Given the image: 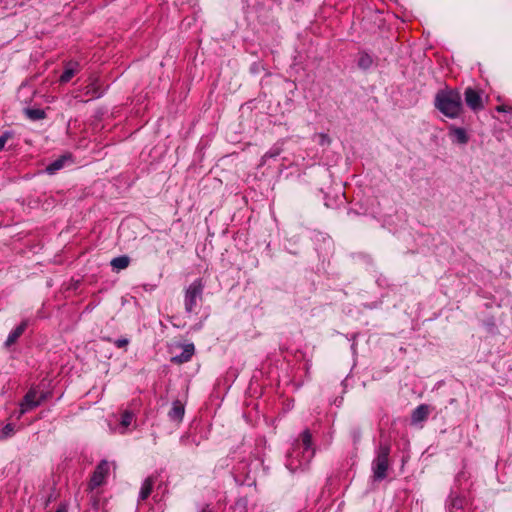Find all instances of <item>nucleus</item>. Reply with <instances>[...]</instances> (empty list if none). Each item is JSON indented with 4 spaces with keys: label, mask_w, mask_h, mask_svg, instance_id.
Masks as SVG:
<instances>
[{
    "label": "nucleus",
    "mask_w": 512,
    "mask_h": 512,
    "mask_svg": "<svg viewBox=\"0 0 512 512\" xmlns=\"http://www.w3.org/2000/svg\"><path fill=\"white\" fill-rule=\"evenodd\" d=\"M312 436L309 430L301 434V440H297L291 452L287 456L286 466L292 472L307 466L314 457Z\"/></svg>",
    "instance_id": "obj_1"
},
{
    "label": "nucleus",
    "mask_w": 512,
    "mask_h": 512,
    "mask_svg": "<svg viewBox=\"0 0 512 512\" xmlns=\"http://www.w3.org/2000/svg\"><path fill=\"white\" fill-rule=\"evenodd\" d=\"M434 104L442 114L451 119L458 118L463 112L462 97L456 89L439 90Z\"/></svg>",
    "instance_id": "obj_2"
},
{
    "label": "nucleus",
    "mask_w": 512,
    "mask_h": 512,
    "mask_svg": "<svg viewBox=\"0 0 512 512\" xmlns=\"http://www.w3.org/2000/svg\"><path fill=\"white\" fill-rule=\"evenodd\" d=\"M389 453L390 447L385 444H381L377 450V456L372 463L373 477L377 481L383 480L387 475Z\"/></svg>",
    "instance_id": "obj_3"
},
{
    "label": "nucleus",
    "mask_w": 512,
    "mask_h": 512,
    "mask_svg": "<svg viewBox=\"0 0 512 512\" xmlns=\"http://www.w3.org/2000/svg\"><path fill=\"white\" fill-rule=\"evenodd\" d=\"M203 290L204 283L202 279H196L187 287L184 298L186 312L192 313L195 311L198 302L202 299Z\"/></svg>",
    "instance_id": "obj_4"
},
{
    "label": "nucleus",
    "mask_w": 512,
    "mask_h": 512,
    "mask_svg": "<svg viewBox=\"0 0 512 512\" xmlns=\"http://www.w3.org/2000/svg\"><path fill=\"white\" fill-rule=\"evenodd\" d=\"M46 399V394L41 393L38 395L35 389H30L24 396L20 403V414L19 417L26 412L38 407Z\"/></svg>",
    "instance_id": "obj_5"
},
{
    "label": "nucleus",
    "mask_w": 512,
    "mask_h": 512,
    "mask_svg": "<svg viewBox=\"0 0 512 512\" xmlns=\"http://www.w3.org/2000/svg\"><path fill=\"white\" fill-rule=\"evenodd\" d=\"M108 472H109L108 462L105 460L101 461L98 464V466L96 467V469L91 477V480L89 483V488L91 490H93V489L101 486L104 483L105 478L108 475Z\"/></svg>",
    "instance_id": "obj_6"
},
{
    "label": "nucleus",
    "mask_w": 512,
    "mask_h": 512,
    "mask_svg": "<svg viewBox=\"0 0 512 512\" xmlns=\"http://www.w3.org/2000/svg\"><path fill=\"white\" fill-rule=\"evenodd\" d=\"M465 102L473 111H479L483 108L482 97L478 91L468 87L464 92Z\"/></svg>",
    "instance_id": "obj_7"
},
{
    "label": "nucleus",
    "mask_w": 512,
    "mask_h": 512,
    "mask_svg": "<svg viewBox=\"0 0 512 512\" xmlns=\"http://www.w3.org/2000/svg\"><path fill=\"white\" fill-rule=\"evenodd\" d=\"M449 136L453 143L460 145H466L469 141V136L464 128L456 127L454 125L449 126Z\"/></svg>",
    "instance_id": "obj_8"
},
{
    "label": "nucleus",
    "mask_w": 512,
    "mask_h": 512,
    "mask_svg": "<svg viewBox=\"0 0 512 512\" xmlns=\"http://www.w3.org/2000/svg\"><path fill=\"white\" fill-rule=\"evenodd\" d=\"M195 347L194 344L189 343L182 346V352L179 355H175L171 358V361L176 364H182L188 362L194 355Z\"/></svg>",
    "instance_id": "obj_9"
},
{
    "label": "nucleus",
    "mask_w": 512,
    "mask_h": 512,
    "mask_svg": "<svg viewBox=\"0 0 512 512\" xmlns=\"http://www.w3.org/2000/svg\"><path fill=\"white\" fill-rule=\"evenodd\" d=\"M72 161V156L71 154H64L62 156H60L59 158H57L56 160H54L53 162H51L45 169V171L50 174V175H53L55 174L57 171H59L60 169H62L66 163L68 162H71Z\"/></svg>",
    "instance_id": "obj_10"
},
{
    "label": "nucleus",
    "mask_w": 512,
    "mask_h": 512,
    "mask_svg": "<svg viewBox=\"0 0 512 512\" xmlns=\"http://www.w3.org/2000/svg\"><path fill=\"white\" fill-rule=\"evenodd\" d=\"M79 63L75 61H69L65 64L64 71L60 76L61 83L69 82L74 75L79 72Z\"/></svg>",
    "instance_id": "obj_11"
},
{
    "label": "nucleus",
    "mask_w": 512,
    "mask_h": 512,
    "mask_svg": "<svg viewBox=\"0 0 512 512\" xmlns=\"http://www.w3.org/2000/svg\"><path fill=\"white\" fill-rule=\"evenodd\" d=\"M430 413V408L426 404L419 405L412 413L411 421L412 424H418L425 421Z\"/></svg>",
    "instance_id": "obj_12"
},
{
    "label": "nucleus",
    "mask_w": 512,
    "mask_h": 512,
    "mask_svg": "<svg viewBox=\"0 0 512 512\" xmlns=\"http://www.w3.org/2000/svg\"><path fill=\"white\" fill-rule=\"evenodd\" d=\"M27 327V322L23 321L20 325H18L7 337L5 342L6 346H10L16 342V340L23 334Z\"/></svg>",
    "instance_id": "obj_13"
},
{
    "label": "nucleus",
    "mask_w": 512,
    "mask_h": 512,
    "mask_svg": "<svg viewBox=\"0 0 512 512\" xmlns=\"http://www.w3.org/2000/svg\"><path fill=\"white\" fill-rule=\"evenodd\" d=\"M154 482L155 480L153 477H148L144 480L139 493L140 500H145L149 497L152 492Z\"/></svg>",
    "instance_id": "obj_14"
},
{
    "label": "nucleus",
    "mask_w": 512,
    "mask_h": 512,
    "mask_svg": "<svg viewBox=\"0 0 512 512\" xmlns=\"http://www.w3.org/2000/svg\"><path fill=\"white\" fill-rule=\"evenodd\" d=\"M130 263V258L126 255L115 257L111 260L110 264L113 269L119 271L127 268Z\"/></svg>",
    "instance_id": "obj_15"
},
{
    "label": "nucleus",
    "mask_w": 512,
    "mask_h": 512,
    "mask_svg": "<svg viewBox=\"0 0 512 512\" xmlns=\"http://www.w3.org/2000/svg\"><path fill=\"white\" fill-rule=\"evenodd\" d=\"M183 416H184L183 405L179 401L174 402L173 407L169 411L170 419L175 420V421H181Z\"/></svg>",
    "instance_id": "obj_16"
},
{
    "label": "nucleus",
    "mask_w": 512,
    "mask_h": 512,
    "mask_svg": "<svg viewBox=\"0 0 512 512\" xmlns=\"http://www.w3.org/2000/svg\"><path fill=\"white\" fill-rule=\"evenodd\" d=\"M133 419L134 414L132 412L127 410L123 412L120 421L121 428H123V431H121L122 434L125 432V429H127L132 424Z\"/></svg>",
    "instance_id": "obj_17"
},
{
    "label": "nucleus",
    "mask_w": 512,
    "mask_h": 512,
    "mask_svg": "<svg viewBox=\"0 0 512 512\" xmlns=\"http://www.w3.org/2000/svg\"><path fill=\"white\" fill-rule=\"evenodd\" d=\"M373 63L372 57L367 53H360L358 66L362 69H368Z\"/></svg>",
    "instance_id": "obj_18"
},
{
    "label": "nucleus",
    "mask_w": 512,
    "mask_h": 512,
    "mask_svg": "<svg viewBox=\"0 0 512 512\" xmlns=\"http://www.w3.org/2000/svg\"><path fill=\"white\" fill-rule=\"evenodd\" d=\"M25 114L31 120H40L45 118V112L41 109H26Z\"/></svg>",
    "instance_id": "obj_19"
},
{
    "label": "nucleus",
    "mask_w": 512,
    "mask_h": 512,
    "mask_svg": "<svg viewBox=\"0 0 512 512\" xmlns=\"http://www.w3.org/2000/svg\"><path fill=\"white\" fill-rule=\"evenodd\" d=\"M14 434V426L12 424H7L0 431V440H5L11 437Z\"/></svg>",
    "instance_id": "obj_20"
},
{
    "label": "nucleus",
    "mask_w": 512,
    "mask_h": 512,
    "mask_svg": "<svg viewBox=\"0 0 512 512\" xmlns=\"http://www.w3.org/2000/svg\"><path fill=\"white\" fill-rule=\"evenodd\" d=\"M317 138H318V143L321 146L329 145L331 143L330 137L327 134H325V133L317 134Z\"/></svg>",
    "instance_id": "obj_21"
},
{
    "label": "nucleus",
    "mask_w": 512,
    "mask_h": 512,
    "mask_svg": "<svg viewBox=\"0 0 512 512\" xmlns=\"http://www.w3.org/2000/svg\"><path fill=\"white\" fill-rule=\"evenodd\" d=\"M279 154H280V150L278 148L271 149L270 151L266 152L263 155L262 161L264 163V162H266L267 159L274 158V157L278 156Z\"/></svg>",
    "instance_id": "obj_22"
},
{
    "label": "nucleus",
    "mask_w": 512,
    "mask_h": 512,
    "mask_svg": "<svg viewBox=\"0 0 512 512\" xmlns=\"http://www.w3.org/2000/svg\"><path fill=\"white\" fill-rule=\"evenodd\" d=\"M12 137V133L9 131L4 132L0 135V151L4 148L6 142Z\"/></svg>",
    "instance_id": "obj_23"
},
{
    "label": "nucleus",
    "mask_w": 512,
    "mask_h": 512,
    "mask_svg": "<svg viewBox=\"0 0 512 512\" xmlns=\"http://www.w3.org/2000/svg\"><path fill=\"white\" fill-rule=\"evenodd\" d=\"M129 343L128 339L126 338H119L115 341V345L118 347V348H122V347H125L127 346Z\"/></svg>",
    "instance_id": "obj_24"
},
{
    "label": "nucleus",
    "mask_w": 512,
    "mask_h": 512,
    "mask_svg": "<svg viewBox=\"0 0 512 512\" xmlns=\"http://www.w3.org/2000/svg\"><path fill=\"white\" fill-rule=\"evenodd\" d=\"M496 109L498 112H512V107L506 105H500Z\"/></svg>",
    "instance_id": "obj_25"
},
{
    "label": "nucleus",
    "mask_w": 512,
    "mask_h": 512,
    "mask_svg": "<svg viewBox=\"0 0 512 512\" xmlns=\"http://www.w3.org/2000/svg\"><path fill=\"white\" fill-rule=\"evenodd\" d=\"M56 512H66V508L65 507H60L56 510Z\"/></svg>",
    "instance_id": "obj_26"
},
{
    "label": "nucleus",
    "mask_w": 512,
    "mask_h": 512,
    "mask_svg": "<svg viewBox=\"0 0 512 512\" xmlns=\"http://www.w3.org/2000/svg\"><path fill=\"white\" fill-rule=\"evenodd\" d=\"M202 512H209L208 507L204 508Z\"/></svg>",
    "instance_id": "obj_27"
}]
</instances>
